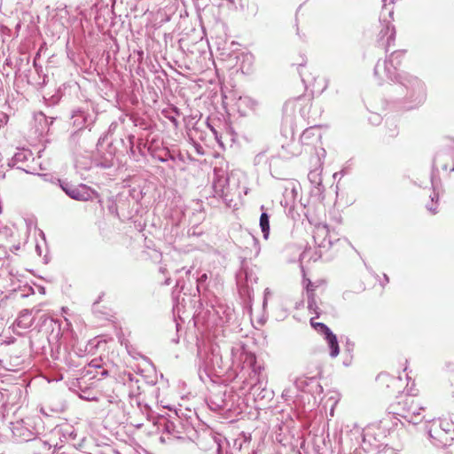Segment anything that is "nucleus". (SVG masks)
Wrapping results in <instances>:
<instances>
[{"label":"nucleus","instance_id":"obj_1","mask_svg":"<svg viewBox=\"0 0 454 454\" xmlns=\"http://www.w3.org/2000/svg\"><path fill=\"white\" fill-rule=\"evenodd\" d=\"M225 442L222 435L207 432L201 436L199 444L205 450L216 448L217 454H246L250 449V440L246 435L234 439L231 445L228 443L229 449L223 451L222 448Z\"/></svg>","mask_w":454,"mask_h":454},{"label":"nucleus","instance_id":"obj_2","mask_svg":"<svg viewBox=\"0 0 454 454\" xmlns=\"http://www.w3.org/2000/svg\"><path fill=\"white\" fill-rule=\"evenodd\" d=\"M376 380L393 394L406 393L410 395H415V384L411 377L407 373V371H383L378 374Z\"/></svg>","mask_w":454,"mask_h":454},{"label":"nucleus","instance_id":"obj_3","mask_svg":"<svg viewBox=\"0 0 454 454\" xmlns=\"http://www.w3.org/2000/svg\"><path fill=\"white\" fill-rule=\"evenodd\" d=\"M427 430L432 444L438 448L452 445L454 452V422L448 419L433 420Z\"/></svg>","mask_w":454,"mask_h":454},{"label":"nucleus","instance_id":"obj_4","mask_svg":"<svg viewBox=\"0 0 454 454\" xmlns=\"http://www.w3.org/2000/svg\"><path fill=\"white\" fill-rule=\"evenodd\" d=\"M220 372H231L225 374L226 383L231 381L233 379L242 380L240 388L242 390H251L253 395L262 387V382L260 380V371H219Z\"/></svg>","mask_w":454,"mask_h":454},{"label":"nucleus","instance_id":"obj_5","mask_svg":"<svg viewBox=\"0 0 454 454\" xmlns=\"http://www.w3.org/2000/svg\"><path fill=\"white\" fill-rule=\"evenodd\" d=\"M220 372H231L225 374L226 383L231 381L233 379L242 380L240 388L242 390H251L253 395L262 387V382L260 380V371H219Z\"/></svg>","mask_w":454,"mask_h":454},{"label":"nucleus","instance_id":"obj_6","mask_svg":"<svg viewBox=\"0 0 454 454\" xmlns=\"http://www.w3.org/2000/svg\"><path fill=\"white\" fill-rule=\"evenodd\" d=\"M400 405V412L398 413L408 423L417 425L420 423L424 415L421 411L424 409L412 398H407Z\"/></svg>","mask_w":454,"mask_h":454},{"label":"nucleus","instance_id":"obj_7","mask_svg":"<svg viewBox=\"0 0 454 454\" xmlns=\"http://www.w3.org/2000/svg\"><path fill=\"white\" fill-rule=\"evenodd\" d=\"M294 384L298 390L311 394H320L323 391V387L319 384L318 374L309 375V373H304L297 377Z\"/></svg>","mask_w":454,"mask_h":454},{"label":"nucleus","instance_id":"obj_8","mask_svg":"<svg viewBox=\"0 0 454 454\" xmlns=\"http://www.w3.org/2000/svg\"><path fill=\"white\" fill-rule=\"evenodd\" d=\"M96 371H82V374L72 380L69 383L70 388L77 387L80 390L87 389L94 385Z\"/></svg>","mask_w":454,"mask_h":454},{"label":"nucleus","instance_id":"obj_9","mask_svg":"<svg viewBox=\"0 0 454 454\" xmlns=\"http://www.w3.org/2000/svg\"><path fill=\"white\" fill-rule=\"evenodd\" d=\"M12 432L14 437L20 441L28 442L33 439V432L23 425V421L12 424Z\"/></svg>","mask_w":454,"mask_h":454},{"label":"nucleus","instance_id":"obj_10","mask_svg":"<svg viewBox=\"0 0 454 454\" xmlns=\"http://www.w3.org/2000/svg\"><path fill=\"white\" fill-rule=\"evenodd\" d=\"M218 371H203L204 374H200L201 370H199V376L200 379L202 380L204 382L207 383V380L212 381L214 383H219V384H226L225 374L223 373L221 375L217 374Z\"/></svg>","mask_w":454,"mask_h":454},{"label":"nucleus","instance_id":"obj_11","mask_svg":"<svg viewBox=\"0 0 454 454\" xmlns=\"http://www.w3.org/2000/svg\"><path fill=\"white\" fill-rule=\"evenodd\" d=\"M207 405L212 411H219L227 407V403L223 394H213L207 400Z\"/></svg>","mask_w":454,"mask_h":454},{"label":"nucleus","instance_id":"obj_12","mask_svg":"<svg viewBox=\"0 0 454 454\" xmlns=\"http://www.w3.org/2000/svg\"><path fill=\"white\" fill-rule=\"evenodd\" d=\"M143 372L144 371H137L136 375L131 372H124L123 377H122L123 384L124 385L129 384V387H131V388H133L135 387V385H137V390L138 391L140 388V387L138 386V383L140 382V379L138 378V376H140L141 378L143 377V375L139 374L138 372Z\"/></svg>","mask_w":454,"mask_h":454},{"label":"nucleus","instance_id":"obj_13","mask_svg":"<svg viewBox=\"0 0 454 454\" xmlns=\"http://www.w3.org/2000/svg\"><path fill=\"white\" fill-rule=\"evenodd\" d=\"M325 339L330 348L332 356H337L340 351L337 337L331 331L325 334Z\"/></svg>","mask_w":454,"mask_h":454},{"label":"nucleus","instance_id":"obj_14","mask_svg":"<svg viewBox=\"0 0 454 454\" xmlns=\"http://www.w3.org/2000/svg\"><path fill=\"white\" fill-rule=\"evenodd\" d=\"M260 227L264 239H268L270 234V220L269 215L266 213H262L260 216Z\"/></svg>","mask_w":454,"mask_h":454},{"label":"nucleus","instance_id":"obj_15","mask_svg":"<svg viewBox=\"0 0 454 454\" xmlns=\"http://www.w3.org/2000/svg\"><path fill=\"white\" fill-rule=\"evenodd\" d=\"M255 396V400H270L272 398V391L267 389L262 385V387L254 395Z\"/></svg>","mask_w":454,"mask_h":454},{"label":"nucleus","instance_id":"obj_16","mask_svg":"<svg viewBox=\"0 0 454 454\" xmlns=\"http://www.w3.org/2000/svg\"><path fill=\"white\" fill-rule=\"evenodd\" d=\"M310 325L316 331L323 333L324 335L331 331L325 324L316 322L314 317L310 319Z\"/></svg>","mask_w":454,"mask_h":454},{"label":"nucleus","instance_id":"obj_17","mask_svg":"<svg viewBox=\"0 0 454 454\" xmlns=\"http://www.w3.org/2000/svg\"><path fill=\"white\" fill-rule=\"evenodd\" d=\"M306 290H307V293L309 294V297L310 299L314 300L316 287H315V286L312 284V282L309 279H308V284L306 286Z\"/></svg>","mask_w":454,"mask_h":454},{"label":"nucleus","instance_id":"obj_18","mask_svg":"<svg viewBox=\"0 0 454 454\" xmlns=\"http://www.w3.org/2000/svg\"><path fill=\"white\" fill-rule=\"evenodd\" d=\"M447 155L450 156L454 160V140H452L447 146Z\"/></svg>","mask_w":454,"mask_h":454},{"label":"nucleus","instance_id":"obj_19","mask_svg":"<svg viewBox=\"0 0 454 454\" xmlns=\"http://www.w3.org/2000/svg\"><path fill=\"white\" fill-rule=\"evenodd\" d=\"M48 380V382H51V381H59V380H61L63 379V376L62 375H59L56 378H53V379H51L49 377H45Z\"/></svg>","mask_w":454,"mask_h":454},{"label":"nucleus","instance_id":"obj_20","mask_svg":"<svg viewBox=\"0 0 454 454\" xmlns=\"http://www.w3.org/2000/svg\"><path fill=\"white\" fill-rule=\"evenodd\" d=\"M108 401H109V403H115V404H117V405H118V404H119V403H120V400H119L118 398H115V397H112V398H111V399H109Z\"/></svg>","mask_w":454,"mask_h":454},{"label":"nucleus","instance_id":"obj_21","mask_svg":"<svg viewBox=\"0 0 454 454\" xmlns=\"http://www.w3.org/2000/svg\"><path fill=\"white\" fill-rule=\"evenodd\" d=\"M62 410V407L61 406H56L54 408H51V411H53V412H59Z\"/></svg>","mask_w":454,"mask_h":454},{"label":"nucleus","instance_id":"obj_22","mask_svg":"<svg viewBox=\"0 0 454 454\" xmlns=\"http://www.w3.org/2000/svg\"><path fill=\"white\" fill-rule=\"evenodd\" d=\"M40 411H41L43 414H44V415H46V416H49V414L46 412L45 408H44L43 406H42V407L40 408Z\"/></svg>","mask_w":454,"mask_h":454},{"label":"nucleus","instance_id":"obj_23","mask_svg":"<svg viewBox=\"0 0 454 454\" xmlns=\"http://www.w3.org/2000/svg\"><path fill=\"white\" fill-rule=\"evenodd\" d=\"M108 372H109V371L104 370V371H102V372H101V376H102V377H106V376H107V375H108Z\"/></svg>","mask_w":454,"mask_h":454},{"label":"nucleus","instance_id":"obj_24","mask_svg":"<svg viewBox=\"0 0 454 454\" xmlns=\"http://www.w3.org/2000/svg\"><path fill=\"white\" fill-rule=\"evenodd\" d=\"M137 395V392H136V391H134V390H132V391H130V392L129 393V397L134 396V395Z\"/></svg>","mask_w":454,"mask_h":454},{"label":"nucleus","instance_id":"obj_25","mask_svg":"<svg viewBox=\"0 0 454 454\" xmlns=\"http://www.w3.org/2000/svg\"><path fill=\"white\" fill-rule=\"evenodd\" d=\"M90 365L95 367L96 369H99L101 367V365L99 364H94L93 362H91Z\"/></svg>","mask_w":454,"mask_h":454},{"label":"nucleus","instance_id":"obj_26","mask_svg":"<svg viewBox=\"0 0 454 454\" xmlns=\"http://www.w3.org/2000/svg\"><path fill=\"white\" fill-rule=\"evenodd\" d=\"M70 196H71L72 198H74V192H71Z\"/></svg>","mask_w":454,"mask_h":454},{"label":"nucleus","instance_id":"obj_27","mask_svg":"<svg viewBox=\"0 0 454 454\" xmlns=\"http://www.w3.org/2000/svg\"><path fill=\"white\" fill-rule=\"evenodd\" d=\"M70 196H71L72 198H74V192H71Z\"/></svg>","mask_w":454,"mask_h":454}]
</instances>
